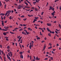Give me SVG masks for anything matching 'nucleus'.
<instances>
[{"label":"nucleus","instance_id":"obj_15","mask_svg":"<svg viewBox=\"0 0 61 61\" xmlns=\"http://www.w3.org/2000/svg\"><path fill=\"white\" fill-rule=\"evenodd\" d=\"M7 49H10V46H8L7 47Z\"/></svg>","mask_w":61,"mask_h":61},{"label":"nucleus","instance_id":"obj_38","mask_svg":"<svg viewBox=\"0 0 61 61\" xmlns=\"http://www.w3.org/2000/svg\"><path fill=\"white\" fill-rule=\"evenodd\" d=\"M19 0V3H21V1H20V0Z\"/></svg>","mask_w":61,"mask_h":61},{"label":"nucleus","instance_id":"obj_22","mask_svg":"<svg viewBox=\"0 0 61 61\" xmlns=\"http://www.w3.org/2000/svg\"><path fill=\"white\" fill-rule=\"evenodd\" d=\"M4 61H5V56L4 57Z\"/></svg>","mask_w":61,"mask_h":61},{"label":"nucleus","instance_id":"obj_43","mask_svg":"<svg viewBox=\"0 0 61 61\" xmlns=\"http://www.w3.org/2000/svg\"><path fill=\"white\" fill-rule=\"evenodd\" d=\"M0 47H1V48H2V46L1 45H0Z\"/></svg>","mask_w":61,"mask_h":61},{"label":"nucleus","instance_id":"obj_48","mask_svg":"<svg viewBox=\"0 0 61 61\" xmlns=\"http://www.w3.org/2000/svg\"><path fill=\"white\" fill-rule=\"evenodd\" d=\"M18 29V28H16L14 30H15L16 29Z\"/></svg>","mask_w":61,"mask_h":61},{"label":"nucleus","instance_id":"obj_30","mask_svg":"<svg viewBox=\"0 0 61 61\" xmlns=\"http://www.w3.org/2000/svg\"><path fill=\"white\" fill-rule=\"evenodd\" d=\"M48 35L49 36H51V34H50V33H48Z\"/></svg>","mask_w":61,"mask_h":61},{"label":"nucleus","instance_id":"obj_60","mask_svg":"<svg viewBox=\"0 0 61 61\" xmlns=\"http://www.w3.org/2000/svg\"><path fill=\"white\" fill-rule=\"evenodd\" d=\"M10 51V50H9V49H8L7 50V51H8V52H9Z\"/></svg>","mask_w":61,"mask_h":61},{"label":"nucleus","instance_id":"obj_40","mask_svg":"<svg viewBox=\"0 0 61 61\" xmlns=\"http://www.w3.org/2000/svg\"><path fill=\"white\" fill-rule=\"evenodd\" d=\"M2 25H3V26H4V23H3V22L2 23Z\"/></svg>","mask_w":61,"mask_h":61},{"label":"nucleus","instance_id":"obj_8","mask_svg":"<svg viewBox=\"0 0 61 61\" xmlns=\"http://www.w3.org/2000/svg\"><path fill=\"white\" fill-rule=\"evenodd\" d=\"M20 58L22 59L23 58V55H22V54H20Z\"/></svg>","mask_w":61,"mask_h":61},{"label":"nucleus","instance_id":"obj_51","mask_svg":"<svg viewBox=\"0 0 61 61\" xmlns=\"http://www.w3.org/2000/svg\"><path fill=\"white\" fill-rule=\"evenodd\" d=\"M43 13H44V12H42V13H41V15H43Z\"/></svg>","mask_w":61,"mask_h":61},{"label":"nucleus","instance_id":"obj_1","mask_svg":"<svg viewBox=\"0 0 61 61\" xmlns=\"http://www.w3.org/2000/svg\"><path fill=\"white\" fill-rule=\"evenodd\" d=\"M47 30L48 31L50 32V33L51 34L52 33V32L51 31H50V30L49 29V28L47 27Z\"/></svg>","mask_w":61,"mask_h":61},{"label":"nucleus","instance_id":"obj_45","mask_svg":"<svg viewBox=\"0 0 61 61\" xmlns=\"http://www.w3.org/2000/svg\"><path fill=\"white\" fill-rule=\"evenodd\" d=\"M48 59V58H45V59H44V60H47Z\"/></svg>","mask_w":61,"mask_h":61},{"label":"nucleus","instance_id":"obj_39","mask_svg":"<svg viewBox=\"0 0 61 61\" xmlns=\"http://www.w3.org/2000/svg\"><path fill=\"white\" fill-rule=\"evenodd\" d=\"M29 32H26V33L27 34H29Z\"/></svg>","mask_w":61,"mask_h":61},{"label":"nucleus","instance_id":"obj_50","mask_svg":"<svg viewBox=\"0 0 61 61\" xmlns=\"http://www.w3.org/2000/svg\"><path fill=\"white\" fill-rule=\"evenodd\" d=\"M21 9V7H18V9Z\"/></svg>","mask_w":61,"mask_h":61},{"label":"nucleus","instance_id":"obj_55","mask_svg":"<svg viewBox=\"0 0 61 61\" xmlns=\"http://www.w3.org/2000/svg\"><path fill=\"white\" fill-rule=\"evenodd\" d=\"M11 16H10V18H9V19H10V20H11Z\"/></svg>","mask_w":61,"mask_h":61},{"label":"nucleus","instance_id":"obj_53","mask_svg":"<svg viewBox=\"0 0 61 61\" xmlns=\"http://www.w3.org/2000/svg\"><path fill=\"white\" fill-rule=\"evenodd\" d=\"M34 59L35 60H36V57L35 56H34Z\"/></svg>","mask_w":61,"mask_h":61},{"label":"nucleus","instance_id":"obj_20","mask_svg":"<svg viewBox=\"0 0 61 61\" xmlns=\"http://www.w3.org/2000/svg\"><path fill=\"white\" fill-rule=\"evenodd\" d=\"M6 33H5V32H4L3 33V34L4 35L6 36Z\"/></svg>","mask_w":61,"mask_h":61},{"label":"nucleus","instance_id":"obj_24","mask_svg":"<svg viewBox=\"0 0 61 61\" xmlns=\"http://www.w3.org/2000/svg\"><path fill=\"white\" fill-rule=\"evenodd\" d=\"M5 38H6V39H8V38H9V37L5 36Z\"/></svg>","mask_w":61,"mask_h":61},{"label":"nucleus","instance_id":"obj_44","mask_svg":"<svg viewBox=\"0 0 61 61\" xmlns=\"http://www.w3.org/2000/svg\"><path fill=\"white\" fill-rule=\"evenodd\" d=\"M14 11L15 12H16V10L15 9H14Z\"/></svg>","mask_w":61,"mask_h":61},{"label":"nucleus","instance_id":"obj_7","mask_svg":"<svg viewBox=\"0 0 61 61\" xmlns=\"http://www.w3.org/2000/svg\"><path fill=\"white\" fill-rule=\"evenodd\" d=\"M47 26H51V24L47 23Z\"/></svg>","mask_w":61,"mask_h":61},{"label":"nucleus","instance_id":"obj_49","mask_svg":"<svg viewBox=\"0 0 61 61\" xmlns=\"http://www.w3.org/2000/svg\"><path fill=\"white\" fill-rule=\"evenodd\" d=\"M7 14H8V13H5V16H6L7 15Z\"/></svg>","mask_w":61,"mask_h":61},{"label":"nucleus","instance_id":"obj_41","mask_svg":"<svg viewBox=\"0 0 61 61\" xmlns=\"http://www.w3.org/2000/svg\"><path fill=\"white\" fill-rule=\"evenodd\" d=\"M20 17H24L25 16L24 15L22 16H20Z\"/></svg>","mask_w":61,"mask_h":61},{"label":"nucleus","instance_id":"obj_27","mask_svg":"<svg viewBox=\"0 0 61 61\" xmlns=\"http://www.w3.org/2000/svg\"><path fill=\"white\" fill-rule=\"evenodd\" d=\"M52 48V47L51 46V47H49L48 48V49H51Z\"/></svg>","mask_w":61,"mask_h":61},{"label":"nucleus","instance_id":"obj_2","mask_svg":"<svg viewBox=\"0 0 61 61\" xmlns=\"http://www.w3.org/2000/svg\"><path fill=\"white\" fill-rule=\"evenodd\" d=\"M6 12H7V13L10 14V13L11 12V10H8Z\"/></svg>","mask_w":61,"mask_h":61},{"label":"nucleus","instance_id":"obj_61","mask_svg":"<svg viewBox=\"0 0 61 61\" xmlns=\"http://www.w3.org/2000/svg\"><path fill=\"white\" fill-rule=\"evenodd\" d=\"M9 28V27H7V26H6V29H7Z\"/></svg>","mask_w":61,"mask_h":61},{"label":"nucleus","instance_id":"obj_6","mask_svg":"<svg viewBox=\"0 0 61 61\" xmlns=\"http://www.w3.org/2000/svg\"><path fill=\"white\" fill-rule=\"evenodd\" d=\"M7 58H8V59H10V57H9V56L8 55V54H7Z\"/></svg>","mask_w":61,"mask_h":61},{"label":"nucleus","instance_id":"obj_54","mask_svg":"<svg viewBox=\"0 0 61 61\" xmlns=\"http://www.w3.org/2000/svg\"><path fill=\"white\" fill-rule=\"evenodd\" d=\"M55 32L57 34L58 33H57V31H55Z\"/></svg>","mask_w":61,"mask_h":61},{"label":"nucleus","instance_id":"obj_32","mask_svg":"<svg viewBox=\"0 0 61 61\" xmlns=\"http://www.w3.org/2000/svg\"><path fill=\"white\" fill-rule=\"evenodd\" d=\"M59 28H61V25L60 24L59 25Z\"/></svg>","mask_w":61,"mask_h":61},{"label":"nucleus","instance_id":"obj_33","mask_svg":"<svg viewBox=\"0 0 61 61\" xmlns=\"http://www.w3.org/2000/svg\"><path fill=\"white\" fill-rule=\"evenodd\" d=\"M38 17H35V18L36 19H38Z\"/></svg>","mask_w":61,"mask_h":61},{"label":"nucleus","instance_id":"obj_17","mask_svg":"<svg viewBox=\"0 0 61 61\" xmlns=\"http://www.w3.org/2000/svg\"><path fill=\"white\" fill-rule=\"evenodd\" d=\"M5 15V14H3V13H1V16H4Z\"/></svg>","mask_w":61,"mask_h":61},{"label":"nucleus","instance_id":"obj_58","mask_svg":"<svg viewBox=\"0 0 61 61\" xmlns=\"http://www.w3.org/2000/svg\"><path fill=\"white\" fill-rule=\"evenodd\" d=\"M26 28H27V27H25L24 28V29H26Z\"/></svg>","mask_w":61,"mask_h":61},{"label":"nucleus","instance_id":"obj_14","mask_svg":"<svg viewBox=\"0 0 61 61\" xmlns=\"http://www.w3.org/2000/svg\"><path fill=\"white\" fill-rule=\"evenodd\" d=\"M40 0H36V1L37 3H39Z\"/></svg>","mask_w":61,"mask_h":61},{"label":"nucleus","instance_id":"obj_34","mask_svg":"<svg viewBox=\"0 0 61 61\" xmlns=\"http://www.w3.org/2000/svg\"><path fill=\"white\" fill-rule=\"evenodd\" d=\"M30 60H31L32 59V58H31V56H30Z\"/></svg>","mask_w":61,"mask_h":61},{"label":"nucleus","instance_id":"obj_64","mask_svg":"<svg viewBox=\"0 0 61 61\" xmlns=\"http://www.w3.org/2000/svg\"><path fill=\"white\" fill-rule=\"evenodd\" d=\"M1 52H2V54H3V51L2 50L1 51Z\"/></svg>","mask_w":61,"mask_h":61},{"label":"nucleus","instance_id":"obj_36","mask_svg":"<svg viewBox=\"0 0 61 61\" xmlns=\"http://www.w3.org/2000/svg\"><path fill=\"white\" fill-rule=\"evenodd\" d=\"M35 11H38V10L37 9H35Z\"/></svg>","mask_w":61,"mask_h":61},{"label":"nucleus","instance_id":"obj_3","mask_svg":"<svg viewBox=\"0 0 61 61\" xmlns=\"http://www.w3.org/2000/svg\"><path fill=\"white\" fill-rule=\"evenodd\" d=\"M36 60L39 61L40 60V58H38V57H36Z\"/></svg>","mask_w":61,"mask_h":61},{"label":"nucleus","instance_id":"obj_26","mask_svg":"<svg viewBox=\"0 0 61 61\" xmlns=\"http://www.w3.org/2000/svg\"><path fill=\"white\" fill-rule=\"evenodd\" d=\"M2 5V4L1 3V2L0 1V7Z\"/></svg>","mask_w":61,"mask_h":61},{"label":"nucleus","instance_id":"obj_16","mask_svg":"<svg viewBox=\"0 0 61 61\" xmlns=\"http://www.w3.org/2000/svg\"><path fill=\"white\" fill-rule=\"evenodd\" d=\"M50 59H51V60H53V58L52 57H50Z\"/></svg>","mask_w":61,"mask_h":61},{"label":"nucleus","instance_id":"obj_5","mask_svg":"<svg viewBox=\"0 0 61 61\" xmlns=\"http://www.w3.org/2000/svg\"><path fill=\"white\" fill-rule=\"evenodd\" d=\"M22 34H24L25 35H27V34H26L25 33V32H22Z\"/></svg>","mask_w":61,"mask_h":61},{"label":"nucleus","instance_id":"obj_62","mask_svg":"<svg viewBox=\"0 0 61 61\" xmlns=\"http://www.w3.org/2000/svg\"><path fill=\"white\" fill-rule=\"evenodd\" d=\"M56 30H57V31H59V30H57V29H56Z\"/></svg>","mask_w":61,"mask_h":61},{"label":"nucleus","instance_id":"obj_9","mask_svg":"<svg viewBox=\"0 0 61 61\" xmlns=\"http://www.w3.org/2000/svg\"><path fill=\"white\" fill-rule=\"evenodd\" d=\"M55 11H54L53 12L51 13V14L52 15H55V14H54L55 13Z\"/></svg>","mask_w":61,"mask_h":61},{"label":"nucleus","instance_id":"obj_56","mask_svg":"<svg viewBox=\"0 0 61 61\" xmlns=\"http://www.w3.org/2000/svg\"><path fill=\"white\" fill-rule=\"evenodd\" d=\"M37 21V20H36V19H34V21Z\"/></svg>","mask_w":61,"mask_h":61},{"label":"nucleus","instance_id":"obj_12","mask_svg":"<svg viewBox=\"0 0 61 61\" xmlns=\"http://www.w3.org/2000/svg\"><path fill=\"white\" fill-rule=\"evenodd\" d=\"M2 30H3V31H7V30H5V29H2Z\"/></svg>","mask_w":61,"mask_h":61},{"label":"nucleus","instance_id":"obj_28","mask_svg":"<svg viewBox=\"0 0 61 61\" xmlns=\"http://www.w3.org/2000/svg\"><path fill=\"white\" fill-rule=\"evenodd\" d=\"M36 3V2H33V4H34V5H35V4Z\"/></svg>","mask_w":61,"mask_h":61},{"label":"nucleus","instance_id":"obj_19","mask_svg":"<svg viewBox=\"0 0 61 61\" xmlns=\"http://www.w3.org/2000/svg\"><path fill=\"white\" fill-rule=\"evenodd\" d=\"M22 30H23L21 28V29H20V30H19V31H22Z\"/></svg>","mask_w":61,"mask_h":61},{"label":"nucleus","instance_id":"obj_13","mask_svg":"<svg viewBox=\"0 0 61 61\" xmlns=\"http://www.w3.org/2000/svg\"><path fill=\"white\" fill-rule=\"evenodd\" d=\"M10 56H12L13 54H12V52L10 51Z\"/></svg>","mask_w":61,"mask_h":61},{"label":"nucleus","instance_id":"obj_59","mask_svg":"<svg viewBox=\"0 0 61 61\" xmlns=\"http://www.w3.org/2000/svg\"><path fill=\"white\" fill-rule=\"evenodd\" d=\"M48 4H49V3H48V2H47V5H46V6H47V5Z\"/></svg>","mask_w":61,"mask_h":61},{"label":"nucleus","instance_id":"obj_37","mask_svg":"<svg viewBox=\"0 0 61 61\" xmlns=\"http://www.w3.org/2000/svg\"><path fill=\"white\" fill-rule=\"evenodd\" d=\"M28 16L29 17H31V16H31V15H28Z\"/></svg>","mask_w":61,"mask_h":61},{"label":"nucleus","instance_id":"obj_46","mask_svg":"<svg viewBox=\"0 0 61 61\" xmlns=\"http://www.w3.org/2000/svg\"><path fill=\"white\" fill-rule=\"evenodd\" d=\"M27 25H25V24H23V25L24 26H26Z\"/></svg>","mask_w":61,"mask_h":61},{"label":"nucleus","instance_id":"obj_29","mask_svg":"<svg viewBox=\"0 0 61 61\" xmlns=\"http://www.w3.org/2000/svg\"><path fill=\"white\" fill-rule=\"evenodd\" d=\"M36 39H37V40L40 39V38L39 37H38V38H36Z\"/></svg>","mask_w":61,"mask_h":61},{"label":"nucleus","instance_id":"obj_63","mask_svg":"<svg viewBox=\"0 0 61 61\" xmlns=\"http://www.w3.org/2000/svg\"><path fill=\"white\" fill-rule=\"evenodd\" d=\"M15 44H16V46H17V43H15Z\"/></svg>","mask_w":61,"mask_h":61},{"label":"nucleus","instance_id":"obj_18","mask_svg":"<svg viewBox=\"0 0 61 61\" xmlns=\"http://www.w3.org/2000/svg\"><path fill=\"white\" fill-rule=\"evenodd\" d=\"M23 52L22 51H20L19 52L20 54L21 55H22V54H23Z\"/></svg>","mask_w":61,"mask_h":61},{"label":"nucleus","instance_id":"obj_35","mask_svg":"<svg viewBox=\"0 0 61 61\" xmlns=\"http://www.w3.org/2000/svg\"><path fill=\"white\" fill-rule=\"evenodd\" d=\"M27 20V18H25L23 19V20L24 21H25Z\"/></svg>","mask_w":61,"mask_h":61},{"label":"nucleus","instance_id":"obj_21","mask_svg":"<svg viewBox=\"0 0 61 61\" xmlns=\"http://www.w3.org/2000/svg\"><path fill=\"white\" fill-rule=\"evenodd\" d=\"M32 47V45H30L29 46V47H30V49H31V47Z\"/></svg>","mask_w":61,"mask_h":61},{"label":"nucleus","instance_id":"obj_10","mask_svg":"<svg viewBox=\"0 0 61 61\" xmlns=\"http://www.w3.org/2000/svg\"><path fill=\"white\" fill-rule=\"evenodd\" d=\"M50 9H49V10H50L52 9H53V8H52V7L51 6H50Z\"/></svg>","mask_w":61,"mask_h":61},{"label":"nucleus","instance_id":"obj_47","mask_svg":"<svg viewBox=\"0 0 61 61\" xmlns=\"http://www.w3.org/2000/svg\"><path fill=\"white\" fill-rule=\"evenodd\" d=\"M53 9H52V10H53V11H54V10H55V8H53Z\"/></svg>","mask_w":61,"mask_h":61},{"label":"nucleus","instance_id":"obj_25","mask_svg":"<svg viewBox=\"0 0 61 61\" xmlns=\"http://www.w3.org/2000/svg\"><path fill=\"white\" fill-rule=\"evenodd\" d=\"M6 4H5L4 5V8H5H5H6Z\"/></svg>","mask_w":61,"mask_h":61},{"label":"nucleus","instance_id":"obj_42","mask_svg":"<svg viewBox=\"0 0 61 61\" xmlns=\"http://www.w3.org/2000/svg\"><path fill=\"white\" fill-rule=\"evenodd\" d=\"M55 35L56 36H57V37H58V35L57 34H55Z\"/></svg>","mask_w":61,"mask_h":61},{"label":"nucleus","instance_id":"obj_57","mask_svg":"<svg viewBox=\"0 0 61 61\" xmlns=\"http://www.w3.org/2000/svg\"><path fill=\"white\" fill-rule=\"evenodd\" d=\"M1 19H2V20L3 19V18L2 17V16H1Z\"/></svg>","mask_w":61,"mask_h":61},{"label":"nucleus","instance_id":"obj_23","mask_svg":"<svg viewBox=\"0 0 61 61\" xmlns=\"http://www.w3.org/2000/svg\"><path fill=\"white\" fill-rule=\"evenodd\" d=\"M25 4L26 5V6H27V5H28V4L27 3H26V2H25Z\"/></svg>","mask_w":61,"mask_h":61},{"label":"nucleus","instance_id":"obj_52","mask_svg":"<svg viewBox=\"0 0 61 61\" xmlns=\"http://www.w3.org/2000/svg\"><path fill=\"white\" fill-rule=\"evenodd\" d=\"M31 9H32L34 10V7H32V8H31Z\"/></svg>","mask_w":61,"mask_h":61},{"label":"nucleus","instance_id":"obj_11","mask_svg":"<svg viewBox=\"0 0 61 61\" xmlns=\"http://www.w3.org/2000/svg\"><path fill=\"white\" fill-rule=\"evenodd\" d=\"M46 46H44V48L43 49V50H45L46 49Z\"/></svg>","mask_w":61,"mask_h":61},{"label":"nucleus","instance_id":"obj_31","mask_svg":"<svg viewBox=\"0 0 61 61\" xmlns=\"http://www.w3.org/2000/svg\"><path fill=\"white\" fill-rule=\"evenodd\" d=\"M10 33L11 34H13V32H11V31H10Z\"/></svg>","mask_w":61,"mask_h":61},{"label":"nucleus","instance_id":"obj_4","mask_svg":"<svg viewBox=\"0 0 61 61\" xmlns=\"http://www.w3.org/2000/svg\"><path fill=\"white\" fill-rule=\"evenodd\" d=\"M22 38V37H20V38H19V40H18V41L19 42L20 41H21V39Z\"/></svg>","mask_w":61,"mask_h":61}]
</instances>
